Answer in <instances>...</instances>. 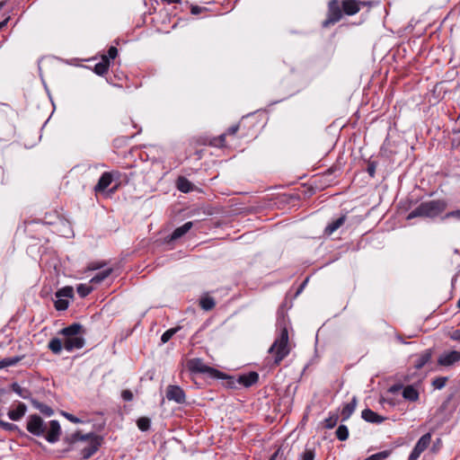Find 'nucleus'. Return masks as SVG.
Instances as JSON below:
<instances>
[{"mask_svg":"<svg viewBox=\"0 0 460 460\" xmlns=\"http://www.w3.org/2000/svg\"><path fill=\"white\" fill-rule=\"evenodd\" d=\"M373 1L361 0H329L327 4L326 18L322 22L323 29L330 28L339 22L343 15L357 14L362 7H372Z\"/></svg>","mask_w":460,"mask_h":460,"instance_id":"1","label":"nucleus"},{"mask_svg":"<svg viewBox=\"0 0 460 460\" xmlns=\"http://www.w3.org/2000/svg\"><path fill=\"white\" fill-rule=\"evenodd\" d=\"M26 429L34 436H44L49 443L58 441L61 434V428L58 420H50L47 425L41 417L37 414H31L28 417Z\"/></svg>","mask_w":460,"mask_h":460,"instance_id":"2","label":"nucleus"},{"mask_svg":"<svg viewBox=\"0 0 460 460\" xmlns=\"http://www.w3.org/2000/svg\"><path fill=\"white\" fill-rule=\"evenodd\" d=\"M127 175L118 170L104 172L102 173L93 190L98 195H102V199H109L110 195L115 193L120 186L127 182Z\"/></svg>","mask_w":460,"mask_h":460,"instance_id":"3","label":"nucleus"},{"mask_svg":"<svg viewBox=\"0 0 460 460\" xmlns=\"http://www.w3.org/2000/svg\"><path fill=\"white\" fill-rule=\"evenodd\" d=\"M85 331L82 324L73 323L60 331L64 336V349L67 351L82 349L85 341L84 335Z\"/></svg>","mask_w":460,"mask_h":460,"instance_id":"4","label":"nucleus"},{"mask_svg":"<svg viewBox=\"0 0 460 460\" xmlns=\"http://www.w3.org/2000/svg\"><path fill=\"white\" fill-rule=\"evenodd\" d=\"M101 440L102 439L99 436L93 433L81 435L79 432H76L73 434L71 438L72 443H80V450L83 459H88L97 452L101 446Z\"/></svg>","mask_w":460,"mask_h":460,"instance_id":"5","label":"nucleus"},{"mask_svg":"<svg viewBox=\"0 0 460 460\" xmlns=\"http://www.w3.org/2000/svg\"><path fill=\"white\" fill-rule=\"evenodd\" d=\"M274 358V364L279 365L289 354L288 332L286 326L281 327L279 336L276 338L269 351Z\"/></svg>","mask_w":460,"mask_h":460,"instance_id":"6","label":"nucleus"},{"mask_svg":"<svg viewBox=\"0 0 460 460\" xmlns=\"http://www.w3.org/2000/svg\"><path fill=\"white\" fill-rule=\"evenodd\" d=\"M441 204L442 203H421L418 208H416L407 216V219H411L416 217H433L439 213V205Z\"/></svg>","mask_w":460,"mask_h":460,"instance_id":"7","label":"nucleus"},{"mask_svg":"<svg viewBox=\"0 0 460 460\" xmlns=\"http://www.w3.org/2000/svg\"><path fill=\"white\" fill-rule=\"evenodd\" d=\"M187 368L194 374L198 373H208L211 376H217L219 374V371L217 369L207 366L202 359L200 358H190L186 363Z\"/></svg>","mask_w":460,"mask_h":460,"instance_id":"8","label":"nucleus"},{"mask_svg":"<svg viewBox=\"0 0 460 460\" xmlns=\"http://www.w3.org/2000/svg\"><path fill=\"white\" fill-rule=\"evenodd\" d=\"M431 441V434H424L416 443L414 448L409 456V460H417L420 454L424 452L429 446Z\"/></svg>","mask_w":460,"mask_h":460,"instance_id":"9","label":"nucleus"},{"mask_svg":"<svg viewBox=\"0 0 460 460\" xmlns=\"http://www.w3.org/2000/svg\"><path fill=\"white\" fill-rule=\"evenodd\" d=\"M166 398L177 403H184L186 396L184 391L178 385H169L166 390Z\"/></svg>","mask_w":460,"mask_h":460,"instance_id":"10","label":"nucleus"},{"mask_svg":"<svg viewBox=\"0 0 460 460\" xmlns=\"http://www.w3.org/2000/svg\"><path fill=\"white\" fill-rule=\"evenodd\" d=\"M460 361V352L457 350L446 351L438 358V364L443 367H450Z\"/></svg>","mask_w":460,"mask_h":460,"instance_id":"11","label":"nucleus"},{"mask_svg":"<svg viewBox=\"0 0 460 460\" xmlns=\"http://www.w3.org/2000/svg\"><path fill=\"white\" fill-rule=\"evenodd\" d=\"M176 187L180 191L183 193H189L196 190L195 185L184 176H179L177 178Z\"/></svg>","mask_w":460,"mask_h":460,"instance_id":"12","label":"nucleus"},{"mask_svg":"<svg viewBox=\"0 0 460 460\" xmlns=\"http://www.w3.org/2000/svg\"><path fill=\"white\" fill-rule=\"evenodd\" d=\"M402 394V397L409 402H417L420 397L418 389L412 385L404 386Z\"/></svg>","mask_w":460,"mask_h":460,"instance_id":"13","label":"nucleus"},{"mask_svg":"<svg viewBox=\"0 0 460 460\" xmlns=\"http://www.w3.org/2000/svg\"><path fill=\"white\" fill-rule=\"evenodd\" d=\"M259 379V375L256 372H250L246 375H242L238 377V383L245 387H249Z\"/></svg>","mask_w":460,"mask_h":460,"instance_id":"14","label":"nucleus"},{"mask_svg":"<svg viewBox=\"0 0 460 460\" xmlns=\"http://www.w3.org/2000/svg\"><path fill=\"white\" fill-rule=\"evenodd\" d=\"M361 417L366 421L372 422V423H381L385 420V418L378 415L377 413H376L375 411H373L370 409H365L364 411H362Z\"/></svg>","mask_w":460,"mask_h":460,"instance_id":"15","label":"nucleus"},{"mask_svg":"<svg viewBox=\"0 0 460 460\" xmlns=\"http://www.w3.org/2000/svg\"><path fill=\"white\" fill-rule=\"evenodd\" d=\"M26 410H27L26 405L22 402H19L15 409L10 410L8 411V417L12 420H14V421L19 420L20 419H22L24 416Z\"/></svg>","mask_w":460,"mask_h":460,"instance_id":"16","label":"nucleus"},{"mask_svg":"<svg viewBox=\"0 0 460 460\" xmlns=\"http://www.w3.org/2000/svg\"><path fill=\"white\" fill-rule=\"evenodd\" d=\"M357 398L354 396L350 402L344 405L341 411L342 420H347L354 412L357 406Z\"/></svg>","mask_w":460,"mask_h":460,"instance_id":"17","label":"nucleus"},{"mask_svg":"<svg viewBox=\"0 0 460 460\" xmlns=\"http://www.w3.org/2000/svg\"><path fill=\"white\" fill-rule=\"evenodd\" d=\"M111 61L106 58H102V60L94 66L93 71L98 75H104L107 74L110 67Z\"/></svg>","mask_w":460,"mask_h":460,"instance_id":"18","label":"nucleus"},{"mask_svg":"<svg viewBox=\"0 0 460 460\" xmlns=\"http://www.w3.org/2000/svg\"><path fill=\"white\" fill-rule=\"evenodd\" d=\"M345 219H346V217L341 216L339 218H337L336 220L332 221L331 224H329L325 227L324 233L328 235H331L344 224Z\"/></svg>","mask_w":460,"mask_h":460,"instance_id":"19","label":"nucleus"},{"mask_svg":"<svg viewBox=\"0 0 460 460\" xmlns=\"http://www.w3.org/2000/svg\"><path fill=\"white\" fill-rule=\"evenodd\" d=\"M192 227L191 222H187L183 226L177 227L171 235V240H176L183 236Z\"/></svg>","mask_w":460,"mask_h":460,"instance_id":"20","label":"nucleus"},{"mask_svg":"<svg viewBox=\"0 0 460 460\" xmlns=\"http://www.w3.org/2000/svg\"><path fill=\"white\" fill-rule=\"evenodd\" d=\"M431 358V351L429 349L422 352L414 362V367L417 369H420L425 366Z\"/></svg>","mask_w":460,"mask_h":460,"instance_id":"21","label":"nucleus"},{"mask_svg":"<svg viewBox=\"0 0 460 460\" xmlns=\"http://www.w3.org/2000/svg\"><path fill=\"white\" fill-rule=\"evenodd\" d=\"M31 403L34 408L39 410L42 414L46 416H51L53 414V410L47 404L40 402L36 400H32Z\"/></svg>","mask_w":460,"mask_h":460,"instance_id":"22","label":"nucleus"},{"mask_svg":"<svg viewBox=\"0 0 460 460\" xmlns=\"http://www.w3.org/2000/svg\"><path fill=\"white\" fill-rule=\"evenodd\" d=\"M64 348V341L54 338L49 342V349L55 354H59Z\"/></svg>","mask_w":460,"mask_h":460,"instance_id":"23","label":"nucleus"},{"mask_svg":"<svg viewBox=\"0 0 460 460\" xmlns=\"http://www.w3.org/2000/svg\"><path fill=\"white\" fill-rule=\"evenodd\" d=\"M113 270L111 268H109L102 272H99L94 277H93L90 280L93 284H99L102 282L105 279H107Z\"/></svg>","mask_w":460,"mask_h":460,"instance_id":"24","label":"nucleus"},{"mask_svg":"<svg viewBox=\"0 0 460 460\" xmlns=\"http://www.w3.org/2000/svg\"><path fill=\"white\" fill-rule=\"evenodd\" d=\"M200 307L206 311L213 309L216 305L214 298L210 296H204L199 301Z\"/></svg>","mask_w":460,"mask_h":460,"instance_id":"25","label":"nucleus"},{"mask_svg":"<svg viewBox=\"0 0 460 460\" xmlns=\"http://www.w3.org/2000/svg\"><path fill=\"white\" fill-rule=\"evenodd\" d=\"M315 456V449L314 447H305L299 455L298 460H314Z\"/></svg>","mask_w":460,"mask_h":460,"instance_id":"26","label":"nucleus"},{"mask_svg":"<svg viewBox=\"0 0 460 460\" xmlns=\"http://www.w3.org/2000/svg\"><path fill=\"white\" fill-rule=\"evenodd\" d=\"M73 294H74L73 288L65 287L57 292L56 296L67 299V298L72 297Z\"/></svg>","mask_w":460,"mask_h":460,"instance_id":"27","label":"nucleus"},{"mask_svg":"<svg viewBox=\"0 0 460 460\" xmlns=\"http://www.w3.org/2000/svg\"><path fill=\"white\" fill-rule=\"evenodd\" d=\"M76 291L81 297H85L93 291V288L87 284H79Z\"/></svg>","mask_w":460,"mask_h":460,"instance_id":"28","label":"nucleus"},{"mask_svg":"<svg viewBox=\"0 0 460 460\" xmlns=\"http://www.w3.org/2000/svg\"><path fill=\"white\" fill-rule=\"evenodd\" d=\"M336 436L339 440L344 441L349 437V430L345 425H340L336 429Z\"/></svg>","mask_w":460,"mask_h":460,"instance_id":"29","label":"nucleus"},{"mask_svg":"<svg viewBox=\"0 0 460 460\" xmlns=\"http://www.w3.org/2000/svg\"><path fill=\"white\" fill-rule=\"evenodd\" d=\"M150 419L147 417H141L137 420V428L142 431H146L150 429Z\"/></svg>","mask_w":460,"mask_h":460,"instance_id":"30","label":"nucleus"},{"mask_svg":"<svg viewBox=\"0 0 460 460\" xmlns=\"http://www.w3.org/2000/svg\"><path fill=\"white\" fill-rule=\"evenodd\" d=\"M22 359L21 357L6 358L1 360L0 367H6L16 365Z\"/></svg>","mask_w":460,"mask_h":460,"instance_id":"31","label":"nucleus"},{"mask_svg":"<svg viewBox=\"0 0 460 460\" xmlns=\"http://www.w3.org/2000/svg\"><path fill=\"white\" fill-rule=\"evenodd\" d=\"M209 145L215 147H223L226 146V134L214 137L209 141Z\"/></svg>","mask_w":460,"mask_h":460,"instance_id":"32","label":"nucleus"},{"mask_svg":"<svg viewBox=\"0 0 460 460\" xmlns=\"http://www.w3.org/2000/svg\"><path fill=\"white\" fill-rule=\"evenodd\" d=\"M339 417L337 414H332L327 419L324 420L325 428L326 429H332L336 426L338 422Z\"/></svg>","mask_w":460,"mask_h":460,"instance_id":"33","label":"nucleus"},{"mask_svg":"<svg viewBox=\"0 0 460 460\" xmlns=\"http://www.w3.org/2000/svg\"><path fill=\"white\" fill-rule=\"evenodd\" d=\"M390 455V451L385 450L376 454H374L368 457H367L365 460H384L386 457H388Z\"/></svg>","mask_w":460,"mask_h":460,"instance_id":"34","label":"nucleus"},{"mask_svg":"<svg viewBox=\"0 0 460 460\" xmlns=\"http://www.w3.org/2000/svg\"><path fill=\"white\" fill-rule=\"evenodd\" d=\"M279 201H281V202L288 201L290 199H297V200L301 199V198L296 192L283 193L279 197Z\"/></svg>","mask_w":460,"mask_h":460,"instance_id":"35","label":"nucleus"},{"mask_svg":"<svg viewBox=\"0 0 460 460\" xmlns=\"http://www.w3.org/2000/svg\"><path fill=\"white\" fill-rule=\"evenodd\" d=\"M177 328H172L164 332L161 337L162 342L166 343L167 341H169L172 339V337L177 332Z\"/></svg>","mask_w":460,"mask_h":460,"instance_id":"36","label":"nucleus"},{"mask_svg":"<svg viewBox=\"0 0 460 460\" xmlns=\"http://www.w3.org/2000/svg\"><path fill=\"white\" fill-rule=\"evenodd\" d=\"M447 382V377L439 376L433 380L432 385L436 389H442Z\"/></svg>","mask_w":460,"mask_h":460,"instance_id":"37","label":"nucleus"},{"mask_svg":"<svg viewBox=\"0 0 460 460\" xmlns=\"http://www.w3.org/2000/svg\"><path fill=\"white\" fill-rule=\"evenodd\" d=\"M68 306V300L66 298L58 297L55 302V307L57 310H66Z\"/></svg>","mask_w":460,"mask_h":460,"instance_id":"38","label":"nucleus"},{"mask_svg":"<svg viewBox=\"0 0 460 460\" xmlns=\"http://www.w3.org/2000/svg\"><path fill=\"white\" fill-rule=\"evenodd\" d=\"M12 389L13 392H15L17 394H19L22 398H27L28 391L22 388L18 384L14 383L12 385Z\"/></svg>","mask_w":460,"mask_h":460,"instance_id":"39","label":"nucleus"},{"mask_svg":"<svg viewBox=\"0 0 460 460\" xmlns=\"http://www.w3.org/2000/svg\"><path fill=\"white\" fill-rule=\"evenodd\" d=\"M118 56V49L114 46L109 48L107 54L102 55V58H106L107 60L114 59Z\"/></svg>","mask_w":460,"mask_h":460,"instance_id":"40","label":"nucleus"},{"mask_svg":"<svg viewBox=\"0 0 460 460\" xmlns=\"http://www.w3.org/2000/svg\"><path fill=\"white\" fill-rule=\"evenodd\" d=\"M376 167H377V162H376V161H368L367 162V172L371 178L375 177Z\"/></svg>","mask_w":460,"mask_h":460,"instance_id":"41","label":"nucleus"},{"mask_svg":"<svg viewBox=\"0 0 460 460\" xmlns=\"http://www.w3.org/2000/svg\"><path fill=\"white\" fill-rule=\"evenodd\" d=\"M106 265L105 261H93L90 262L86 268V270H96L103 268Z\"/></svg>","mask_w":460,"mask_h":460,"instance_id":"42","label":"nucleus"},{"mask_svg":"<svg viewBox=\"0 0 460 460\" xmlns=\"http://www.w3.org/2000/svg\"><path fill=\"white\" fill-rule=\"evenodd\" d=\"M0 429L7 430V431H13L18 429V427L15 424L6 422L4 420H0Z\"/></svg>","mask_w":460,"mask_h":460,"instance_id":"43","label":"nucleus"},{"mask_svg":"<svg viewBox=\"0 0 460 460\" xmlns=\"http://www.w3.org/2000/svg\"><path fill=\"white\" fill-rule=\"evenodd\" d=\"M206 11H208L207 7L199 6L196 4H190V13L193 15H198Z\"/></svg>","mask_w":460,"mask_h":460,"instance_id":"44","label":"nucleus"},{"mask_svg":"<svg viewBox=\"0 0 460 460\" xmlns=\"http://www.w3.org/2000/svg\"><path fill=\"white\" fill-rule=\"evenodd\" d=\"M239 128H240L239 124L232 125L231 127H229L227 128L226 132L225 133L226 137V136H234V135H235L237 133V131L239 130Z\"/></svg>","mask_w":460,"mask_h":460,"instance_id":"45","label":"nucleus"},{"mask_svg":"<svg viewBox=\"0 0 460 460\" xmlns=\"http://www.w3.org/2000/svg\"><path fill=\"white\" fill-rule=\"evenodd\" d=\"M121 396H122L123 400L128 401V402H129L133 399V394L129 390L122 391Z\"/></svg>","mask_w":460,"mask_h":460,"instance_id":"46","label":"nucleus"},{"mask_svg":"<svg viewBox=\"0 0 460 460\" xmlns=\"http://www.w3.org/2000/svg\"><path fill=\"white\" fill-rule=\"evenodd\" d=\"M404 386H402V385H392L389 389H388V393L390 394H395L396 393H398L399 391H401L402 389H403Z\"/></svg>","mask_w":460,"mask_h":460,"instance_id":"47","label":"nucleus"},{"mask_svg":"<svg viewBox=\"0 0 460 460\" xmlns=\"http://www.w3.org/2000/svg\"><path fill=\"white\" fill-rule=\"evenodd\" d=\"M63 415L67 419L69 420L70 421L74 422V423H78L80 422V420L76 417H75L74 415L70 414V413H67V412H63Z\"/></svg>","mask_w":460,"mask_h":460,"instance_id":"48","label":"nucleus"},{"mask_svg":"<svg viewBox=\"0 0 460 460\" xmlns=\"http://www.w3.org/2000/svg\"><path fill=\"white\" fill-rule=\"evenodd\" d=\"M451 339L454 341H460V329L456 330L452 332Z\"/></svg>","mask_w":460,"mask_h":460,"instance_id":"49","label":"nucleus"},{"mask_svg":"<svg viewBox=\"0 0 460 460\" xmlns=\"http://www.w3.org/2000/svg\"><path fill=\"white\" fill-rule=\"evenodd\" d=\"M10 17L8 16L4 21L0 22V31H2L8 23Z\"/></svg>","mask_w":460,"mask_h":460,"instance_id":"50","label":"nucleus"},{"mask_svg":"<svg viewBox=\"0 0 460 460\" xmlns=\"http://www.w3.org/2000/svg\"><path fill=\"white\" fill-rule=\"evenodd\" d=\"M161 1L167 4L181 3V0H161Z\"/></svg>","mask_w":460,"mask_h":460,"instance_id":"51","label":"nucleus"},{"mask_svg":"<svg viewBox=\"0 0 460 460\" xmlns=\"http://www.w3.org/2000/svg\"><path fill=\"white\" fill-rule=\"evenodd\" d=\"M279 451L278 450L277 452H275L269 460H276L277 456H278V454H279Z\"/></svg>","mask_w":460,"mask_h":460,"instance_id":"52","label":"nucleus"},{"mask_svg":"<svg viewBox=\"0 0 460 460\" xmlns=\"http://www.w3.org/2000/svg\"><path fill=\"white\" fill-rule=\"evenodd\" d=\"M450 215L457 217L458 218H460V210H456V211L451 213Z\"/></svg>","mask_w":460,"mask_h":460,"instance_id":"53","label":"nucleus"},{"mask_svg":"<svg viewBox=\"0 0 460 460\" xmlns=\"http://www.w3.org/2000/svg\"><path fill=\"white\" fill-rule=\"evenodd\" d=\"M7 0H3L0 2V11L4 8V6L6 4Z\"/></svg>","mask_w":460,"mask_h":460,"instance_id":"54","label":"nucleus"},{"mask_svg":"<svg viewBox=\"0 0 460 460\" xmlns=\"http://www.w3.org/2000/svg\"><path fill=\"white\" fill-rule=\"evenodd\" d=\"M457 306L460 308V297H459V300L457 302Z\"/></svg>","mask_w":460,"mask_h":460,"instance_id":"55","label":"nucleus"}]
</instances>
